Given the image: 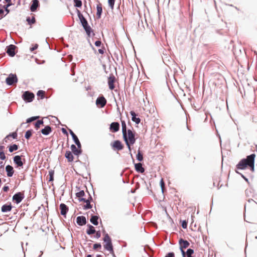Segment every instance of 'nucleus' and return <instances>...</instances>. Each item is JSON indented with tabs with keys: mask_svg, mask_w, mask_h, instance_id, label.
<instances>
[{
	"mask_svg": "<svg viewBox=\"0 0 257 257\" xmlns=\"http://www.w3.org/2000/svg\"><path fill=\"white\" fill-rule=\"evenodd\" d=\"M95 233H96V234L94 236V237L95 238H99V237H100V236H101V233H100V231H96Z\"/></svg>",
	"mask_w": 257,
	"mask_h": 257,
	"instance_id": "obj_54",
	"label": "nucleus"
},
{
	"mask_svg": "<svg viewBox=\"0 0 257 257\" xmlns=\"http://www.w3.org/2000/svg\"><path fill=\"white\" fill-rule=\"evenodd\" d=\"M43 123H44V121L43 120H38V121H37L34 123V125H35V127L36 130H38L40 127V125L41 124H43Z\"/></svg>",
	"mask_w": 257,
	"mask_h": 257,
	"instance_id": "obj_35",
	"label": "nucleus"
},
{
	"mask_svg": "<svg viewBox=\"0 0 257 257\" xmlns=\"http://www.w3.org/2000/svg\"><path fill=\"white\" fill-rule=\"evenodd\" d=\"M130 114L132 116V121L135 122L137 124H139L141 122V119L139 117H137V114L136 113V112L132 110L131 111Z\"/></svg>",
	"mask_w": 257,
	"mask_h": 257,
	"instance_id": "obj_22",
	"label": "nucleus"
},
{
	"mask_svg": "<svg viewBox=\"0 0 257 257\" xmlns=\"http://www.w3.org/2000/svg\"><path fill=\"white\" fill-rule=\"evenodd\" d=\"M65 157L69 162H72L74 160V156L72 154V153L70 151H67L66 152Z\"/></svg>",
	"mask_w": 257,
	"mask_h": 257,
	"instance_id": "obj_26",
	"label": "nucleus"
},
{
	"mask_svg": "<svg viewBox=\"0 0 257 257\" xmlns=\"http://www.w3.org/2000/svg\"><path fill=\"white\" fill-rule=\"evenodd\" d=\"M5 1L7 4H12V3H11V0H5Z\"/></svg>",
	"mask_w": 257,
	"mask_h": 257,
	"instance_id": "obj_63",
	"label": "nucleus"
},
{
	"mask_svg": "<svg viewBox=\"0 0 257 257\" xmlns=\"http://www.w3.org/2000/svg\"><path fill=\"white\" fill-rule=\"evenodd\" d=\"M194 253V249L192 248L187 249V251L185 252L186 255H192Z\"/></svg>",
	"mask_w": 257,
	"mask_h": 257,
	"instance_id": "obj_46",
	"label": "nucleus"
},
{
	"mask_svg": "<svg viewBox=\"0 0 257 257\" xmlns=\"http://www.w3.org/2000/svg\"><path fill=\"white\" fill-rule=\"evenodd\" d=\"M35 97L34 94L30 91H26L22 95V98L26 102H32Z\"/></svg>",
	"mask_w": 257,
	"mask_h": 257,
	"instance_id": "obj_8",
	"label": "nucleus"
},
{
	"mask_svg": "<svg viewBox=\"0 0 257 257\" xmlns=\"http://www.w3.org/2000/svg\"><path fill=\"white\" fill-rule=\"evenodd\" d=\"M25 196L22 192H19L15 193L13 196V201L16 204L20 203L24 198Z\"/></svg>",
	"mask_w": 257,
	"mask_h": 257,
	"instance_id": "obj_10",
	"label": "nucleus"
},
{
	"mask_svg": "<svg viewBox=\"0 0 257 257\" xmlns=\"http://www.w3.org/2000/svg\"><path fill=\"white\" fill-rule=\"evenodd\" d=\"M165 257H175V254L173 252H169L166 254Z\"/></svg>",
	"mask_w": 257,
	"mask_h": 257,
	"instance_id": "obj_51",
	"label": "nucleus"
},
{
	"mask_svg": "<svg viewBox=\"0 0 257 257\" xmlns=\"http://www.w3.org/2000/svg\"><path fill=\"white\" fill-rule=\"evenodd\" d=\"M241 176L242 178H243L245 180V181H246L247 182H248V179L247 178H246L243 175L241 174Z\"/></svg>",
	"mask_w": 257,
	"mask_h": 257,
	"instance_id": "obj_60",
	"label": "nucleus"
},
{
	"mask_svg": "<svg viewBox=\"0 0 257 257\" xmlns=\"http://www.w3.org/2000/svg\"><path fill=\"white\" fill-rule=\"evenodd\" d=\"M34 133V131L32 129H30L27 130L25 134V138L29 140L32 136L33 133Z\"/></svg>",
	"mask_w": 257,
	"mask_h": 257,
	"instance_id": "obj_29",
	"label": "nucleus"
},
{
	"mask_svg": "<svg viewBox=\"0 0 257 257\" xmlns=\"http://www.w3.org/2000/svg\"><path fill=\"white\" fill-rule=\"evenodd\" d=\"M76 11L78 17L80 20V24L85 30L87 36L88 37L94 36L95 34L94 33L91 27L89 25L87 20L84 18L83 15L81 14V12L79 10L76 9Z\"/></svg>",
	"mask_w": 257,
	"mask_h": 257,
	"instance_id": "obj_2",
	"label": "nucleus"
},
{
	"mask_svg": "<svg viewBox=\"0 0 257 257\" xmlns=\"http://www.w3.org/2000/svg\"><path fill=\"white\" fill-rule=\"evenodd\" d=\"M127 147L128 148V151H129V154H130L132 158L133 159V155L132 154V148H131V146L133 145L134 144H130V143H125Z\"/></svg>",
	"mask_w": 257,
	"mask_h": 257,
	"instance_id": "obj_45",
	"label": "nucleus"
},
{
	"mask_svg": "<svg viewBox=\"0 0 257 257\" xmlns=\"http://www.w3.org/2000/svg\"><path fill=\"white\" fill-rule=\"evenodd\" d=\"M87 229L86 230V233L88 235H91L96 232V230L93 226L88 224L87 225Z\"/></svg>",
	"mask_w": 257,
	"mask_h": 257,
	"instance_id": "obj_24",
	"label": "nucleus"
},
{
	"mask_svg": "<svg viewBox=\"0 0 257 257\" xmlns=\"http://www.w3.org/2000/svg\"><path fill=\"white\" fill-rule=\"evenodd\" d=\"M18 137V134L16 132L10 133L6 136V139H9L10 137H12L13 139H16Z\"/></svg>",
	"mask_w": 257,
	"mask_h": 257,
	"instance_id": "obj_34",
	"label": "nucleus"
},
{
	"mask_svg": "<svg viewBox=\"0 0 257 257\" xmlns=\"http://www.w3.org/2000/svg\"><path fill=\"white\" fill-rule=\"evenodd\" d=\"M13 206L11 202L3 205L1 207V211L3 213H7L11 211Z\"/></svg>",
	"mask_w": 257,
	"mask_h": 257,
	"instance_id": "obj_19",
	"label": "nucleus"
},
{
	"mask_svg": "<svg viewBox=\"0 0 257 257\" xmlns=\"http://www.w3.org/2000/svg\"><path fill=\"white\" fill-rule=\"evenodd\" d=\"M104 236L103 238V240L105 243L103 246L105 249L109 251L110 253H112L113 250V246L112 245V239L108 233L104 231Z\"/></svg>",
	"mask_w": 257,
	"mask_h": 257,
	"instance_id": "obj_4",
	"label": "nucleus"
},
{
	"mask_svg": "<svg viewBox=\"0 0 257 257\" xmlns=\"http://www.w3.org/2000/svg\"><path fill=\"white\" fill-rule=\"evenodd\" d=\"M188 222L186 220L181 221V226L183 228L185 229L187 227Z\"/></svg>",
	"mask_w": 257,
	"mask_h": 257,
	"instance_id": "obj_48",
	"label": "nucleus"
},
{
	"mask_svg": "<svg viewBox=\"0 0 257 257\" xmlns=\"http://www.w3.org/2000/svg\"><path fill=\"white\" fill-rule=\"evenodd\" d=\"M104 48L99 49L98 51L100 54H103L104 53Z\"/></svg>",
	"mask_w": 257,
	"mask_h": 257,
	"instance_id": "obj_57",
	"label": "nucleus"
},
{
	"mask_svg": "<svg viewBox=\"0 0 257 257\" xmlns=\"http://www.w3.org/2000/svg\"><path fill=\"white\" fill-rule=\"evenodd\" d=\"M17 47L14 45L11 44L6 47V52L10 57H14L16 55L15 49Z\"/></svg>",
	"mask_w": 257,
	"mask_h": 257,
	"instance_id": "obj_11",
	"label": "nucleus"
},
{
	"mask_svg": "<svg viewBox=\"0 0 257 257\" xmlns=\"http://www.w3.org/2000/svg\"><path fill=\"white\" fill-rule=\"evenodd\" d=\"M121 127H122V134L127 132V130L126 127V124L125 121L123 120H121Z\"/></svg>",
	"mask_w": 257,
	"mask_h": 257,
	"instance_id": "obj_33",
	"label": "nucleus"
},
{
	"mask_svg": "<svg viewBox=\"0 0 257 257\" xmlns=\"http://www.w3.org/2000/svg\"><path fill=\"white\" fill-rule=\"evenodd\" d=\"M18 77L16 74L11 73L6 79V82L8 85L11 86L17 83Z\"/></svg>",
	"mask_w": 257,
	"mask_h": 257,
	"instance_id": "obj_7",
	"label": "nucleus"
},
{
	"mask_svg": "<svg viewBox=\"0 0 257 257\" xmlns=\"http://www.w3.org/2000/svg\"><path fill=\"white\" fill-rule=\"evenodd\" d=\"M26 21L29 25H32L36 23V19L34 17H32L31 18L28 17L26 18Z\"/></svg>",
	"mask_w": 257,
	"mask_h": 257,
	"instance_id": "obj_31",
	"label": "nucleus"
},
{
	"mask_svg": "<svg viewBox=\"0 0 257 257\" xmlns=\"http://www.w3.org/2000/svg\"><path fill=\"white\" fill-rule=\"evenodd\" d=\"M61 130L64 135H65L67 136H68V132L66 128H65L64 127H62V128H61Z\"/></svg>",
	"mask_w": 257,
	"mask_h": 257,
	"instance_id": "obj_53",
	"label": "nucleus"
},
{
	"mask_svg": "<svg viewBox=\"0 0 257 257\" xmlns=\"http://www.w3.org/2000/svg\"><path fill=\"white\" fill-rule=\"evenodd\" d=\"M9 190V187L7 185H5L3 188V190L4 192H8Z\"/></svg>",
	"mask_w": 257,
	"mask_h": 257,
	"instance_id": "obj_55",
	"label": "nucleus"
},
{
	"mask_svg": "<svg viewBox=\"0 0 257 257\" xmlns=\"http://www.w3.org/2000/svg\"><path fill=\"white\" fill-rule=\"evenodd\" d=\"M38 44H35L33 47L30 48V50L31 51H33L37 49L38 48Z\"/></svg>",
	"mask_w": 257,
	"mask_h": 257,
	"instance_id": "obj_56",
	"label": "nucleus"
},
{
	"mask_svg": "<svg viewBox=\"0 0 257 257\" xmlns=\"http://www.w3.org/2000/svg\"><path fill=\"white\" fill-rule=\"evenodd\" d=\"M18 147H19L18 145L16 144H13L12 145H10L9 147V151L10 153H12L14 151L18 150Z\"/></svg>",
	"mask_w": 257,
	"mask_h": 257,
	"instance_id": "obj_30",
	"label": "nucleus"
},
{
	"mask_svg": "<svg viewBox=\"0 0 257 257\" xmlns=\"http://www.w3.org/2000/svg\"><path fill=\"white\" fill-rule=\"evenodd\" d=\"M86 204L83 206V209L88 210L92 208V205L88 202H85Z\"/></svg>",
	"mask_w": 257,
	"mask_h": 257,
	"instance_id": "obj_42",
	"label": "nucleus"
},
{
	"mask_svg": "<svg viewBox=\"0 0 257 257\" xmlns=\"http://www.w3.org/2000/svg\"><path fill=\"white\" fill-rule=\"evenodd\" d=\"M106 102V99L102 95L99 96L96 100V104L100 108L104 107Z\"/></svg>",
	"mask_w": 257,
	"mask_h": 257,
	"instance_id": "obj_9",
	"label": "nucleus"
},
{
	"mask_svg": "<svg viewBox=\"0 0 257 257\" xmlns=\"http://www.w3.org/2000/svg\"><path fill=\"white\" fill-rule=\"evenodd\" d=\"M71 149L73 154L75 156H79L82 153V150L81 149V146L80 147L76 146V145L72 144L71 146Z\"/></svg>",
	"mask_w": 257,
	"mask_h": 257,
	"instance_id": "obj_14",
	"label": "nucleus"
},
{
	"mask_svg": "<svg viewBox=\"0 0 257 257\" xmlns=\"http://www.w3.org/2000/svg\"><path fill=\"white\" fill-rule=\"evenodd\" d=\"M72 140H73L74 143L75 145L78 147H80V146H81V144L80 143V142L79 141L78 137L77 136H75V137L72 138Z\"/></svg>",
	"mask_w": 257,
	"mask_h": 257,
	"instance_id": "obj_37",
	"label": "nucleus"
},
{
	"mask_svg": "<svg viewBox=\"0 0 257 257\" xmlns=\"http://www.w3.org/2000/svg\"><path fill=\"white\" fill-rule=\"evenodd\" d=\"M23 156L16 155L13 157V161L16 165L15 168H23L24 164L26 162L25 159L22 160Z\"/></svg>",
	"mask_w": 257,
	"mask_h": 257,
	"instance_id": "obj_6",
	"label": "nucleus"
},
{
	"mask_svg": "<svg viewBox=\"0 0 257 257\" xmlns=\"http://www.w3.org/2000/svg\"><path fill=\"white\" fill-rule=\"evenodd\" d=\"M39 117V116H34L30 117L27 119L26 120V123H31L33 121L36 120Z\"/></svg>",
	"mask_w": 257,
	"mask_h": 257,
	"instance_id": "obj_40",
	"label": "nucleus"
},
{
	"mask_svg": "<svg viewBox=\"0 0 257 257\" xmlns=\"http://www.w3.org/2000/svg\"><path fill=\"white\" fill-rule=\"evenodd\" d=\"M101 248V244L100 243H94L93 245V249L94 250L100 249Z\"/></svg>",
	"mask_w": 257,
	"mask_h": 257,
	"instance_id": "obj_44",
	"label": "nucleus"
},
{
	"mask_svg": "<svg viewBox=\"0 0 257 257\" xmlns=\"http://www.w3.org/2000/svg\"><path fill=\"white\" fill-rule=\"evenodd\" d=\"M4 163L3 162H0V168H4Z\"/></svg>",
	"mask_w": 257,
	"mask_h": 257,
	"instance_id": "obj_59",
	"label": "nucleus"
},
{
	"mask_svg": "<svg viewBox=\"0 0 257 257\" xmlns=\"http://www.w3.org/2000/svg\"><path fill=\"white\" fill-rule=\"evenodd\" d=\"M5 148V146H0V152L1 151H4V149Z\"/></svg>",
	"mask_w": 257,
	"mask_h": 257,
	"instance_id": "obj_61",
	"label": "nucleus"
},
{
	"mask_svg": "<svg viewBox=\"0 0 257 257\" xmlns=\"http://www.w3.org/2000/svg\"><path fill=\"white\" fill-rule=\"evenodd\" d=\"M111 147L115 150H122L124 147L123 144L119 140H115L112 144H111Z\"/></svg>",
	"mask_w": 257,
	"mask_h": 257,
	"instance_id": "obj_13",
	"label": "nucleus"
},
{
	"mask_svg": "<svg viewBox=\"0 0 257 257\" xmlns=\"http://www.w3.org/2000/svg\"><path fill=\"white\" fill-rule=\"evenodd\" d=\"M12 4H7L6 5L4 6V8L6 12H7V13L8 14L10 12V10H9L8 8L10 7Z\"/></svg>",
	"mask_w": 257,
	"mask_h": 257,
	"instance_id": "obj_49",
	"label": "nucleus"
},
{
	"mask_svg": "<svg viewBox=\"0 0 257 257\" xmlns=\"http://www.w3.org/2000/svg\"><path fill=\"white\" fill-rule=\"evenodd\" d=\"M135 168L137 172L140 173H143L145 171V169L143 167L142 164L141 163H135Z\"/></svg>",
	"mask_w": 257,
	"mask_h": 257,
	"instance_id": "obj_21",
	"label": "nucleus"
},
{
	"mask_svg": "<svg viewBox=\"0 0 257 257\" xmlns=\"http://www.w3.org/2000/svg\"><path fill=\"white\" fill-rule=\"evenodd\" d=\"M75 195L76 197L78 198L79 202H82V201L80 200L81 199H84V198H83V196H85V194L83 190H80L79 192H77L75 194Z\"/></svg>",
	"mask_w": 257,
	"mask_h": 257,
	"instance_id": "obj_28",
	"label": "nucleus"
},
{
	"mask_svg": "<svg viewBox=\"0 0 257 257\" xmlns=\"http://www.w3.org/2000/svg\"><path fill=\"white\" fill-rule=\"evenodd\" d=\"M49 182H53L54 181V171L50 170L49 171Z\"/></svg>",
	"mask_w": 257,
	"mask_h": 257,
	"instance_id": "obj_38",
	"label": "nucleus"
},
{
	"mask_svg": "<svg viewBox=\"0 0 257 257\" xmlns=\"http://www.w3.org/2000/svg\"><path fill=\"white\" fill-rule=\"evenodd\" d=\"M115 76L112 74H110L108 78V85L109 89L110 90H113L115 88V86L114 84V83L115 81Z\"/></svg>",
	"mask_w": 257,
	"mask_h": 257,
	"instance_id": "obj_12",
	"label": "nucleus"
},
{
	"mask_svg": "<svg viewBox=\"0 0 257 257\" xmlns=\"http://www.w3.org/2000/svg\"><path fill=\"white\" fill-rule=\"evenodd\" d=\"M255 157V154H251L247 156L238 162L236 165V168L238 170H244L248 166L252 172L254 171Z\"/></svg>",
	"mask_w": 257,
	"mask_h": 257,
	"instance_id": "obj_1",
	"label": "nucleus"
},
{
	"mask_svg": "<svg viewBox=\"0 0 257 257\" xmlns=\"http://www.w3.org/2000/svg\"><path fill=\"white\" fill-rule=\"evenodd\" d=\"M69 130V133L70 134V135L72 137V138L74 137H75V136H76L74 133L71 130V129H68Z\"/></svg>",
	"mask_w": 257,
	"mask_h": 257,
	"instance_id": "obj_58",
	"label": "nucleus"
},
{
	"mask_svg": "<svg viewBox=\"0 0 257 257\" xmlns=\"http://www.w3.org/2000/svg\"><path fill=\"white\" fill-rule=\"evenodd\" d=\"M96 47H100L101 44H102V43H101V41L100 40H97V41H96L95 42V43H94Z\"/></svg>",
	"mask_w": 257,
	"mask_h": 257,
	"instance_id": "obj_52",
	"label": "nucleus"
},
{
	"mask_svg": "<svg viewBox=\"0 0 257 257\" xmlns=\"http://www.w3.org/2000/svg\"><path fill=\"white\" fill-rule=\"evenodd\" d=\"M45 92L44 90H38L37 93V95L38 97H40L41 99H43L44 98V94Z\"/></svg>",
	"mask_w": 257,
	"mask_h": 257,
	"instance_id": "obj_39",
	"label": "nucleus"
},
{
	"mask_svg": "<svg viewBox=\"0 0 257 257\" xmlns=\"http://www.w3.org/2000/svg\"><path fill=\"white\" fill-rule=\"evenodd\" d=\"M136 133L131 129H128L127 132L122 134V137L125 143H128L130 144H134L136 141L135 137Z\"/></svg>",
	"mask_w": 257,
	"mask_h": 257,
	"instance_id": "obj_3",
	"label": "nucleus"
},
{
	"mask_svg": "<svg viewBox=\"0 0 257 257\" xmlns=\"http://www.w3.org/2000/svg\"><path fill=\"white\" fill-rule=\"evenodd\" d=\"M4 11L3 9H0V14L3 15V14H4Z\"/></svg>",
	"mask_w": 257,
	"mask_h": 257,
	"instance_id": "obj_62",
	"label": "nucleus"
},
{
	"mask_svg": "<svg viewBox=\"0 0 257 257\" xmlns=\"http://www.w3.org/2000/svg\"><path fill=\"white\" fill-rule=\"evenodd\" d=\"M60 213L64 217H66V214L68 211V207L64 203H61L60 204Z\"/></svg>",
	"mask_w": 257,
	"mask_h": 257,
	"instance_id": "obj_16",
	"label": "nucleus"
},
{
	"mask_svg": "<svg viewBox=\"0 0 257 257\" xmlns=\"http://www.w3.org/2000/svg\"><path fill=\"white\" fill-rule=\"evenodd\" d=\"M137 159L140 161L141 162L143 160L144 157L143 154L141 152L140 150L138 151V153L136 156Z\"/></svg>",
	"mask_w": 257,
	"mask_h": 257,
	"instance_id": "obj_36",
	"label": "nucleus"
},
{
	"mask_svg": "<svg viewBox=\"0 0 257 257\" xmlns=\"http://www.w3.org/2000/svg\"><path fill=\"white\" fill-rule=\"evenodd\" d=\"M0 159L2 160H5L6 159V157L4 151L0 152Z\"/></svg>",
	"mask_w": 257,
	"mask_h": 257,
	"instance_id": "obj_50",
	"label": "nucleus"
},
{
	"mask_svg": "<svg viewBox=\"0 0 257 257\" xmlns=\"http://www.w3.org/2000/svg\"><path fill=\"white\" fill-rule=\"evenodd\" d=\"M100 217L98 215H92L90 219V222L94 225H97L98 224V219Z\"/></svg>",
	"mask_w": 257,
	"mask_h": 257,
	"instance_id": "obj_25",
	"label": "nucleus"
},
{
	"mask_svg": "<svg viewBox=\"0 0 257 257\" xmlns=\"http://www.w3.org/2000/svg\"><path fill=\"white\" fill-rule=\"evenodd\" d=\"M6 171L7 172V176L9 177H12L15 172L13 167L10 165H8L6 166Z\"/></svg>",
	"mask_w": 257,
	"mask_h": 257,
	"instance_id": "obj_20",
	"label": "nucleus"
},
{
	"mask_svg": "<svg viewBox=\"0 0 257 257\" xmlns=\"http://www.w3.org/2000/svg\"><path fill=\"white\" fill-rule=\"evenodd\" d=\"M88 193H89L88 192ZM89 194V197L88 198V199H86L84 198V199H81L80 200L81 201H82V202H88L90 203L91 202H92L93 201V198L91 196V195Z\"/></svg>",
	"mask_w": 257,
	"mask_h": 257,
	"instance_id": "obj_41",
	"label": "nucleus"
},
{
	"mask_svg": "<svg viewBox=\"0 0 257 257\" xmlns=\"http://www.w3.org/2000/svg\"><path fill=\"white\" fill-rule=\"evenodd\" d=\"M76 223L79 226H83L86 224V217L84 216H79L76 218Z\"/></svg>",
	"mask_w": 257,
	"mask_h": 257,
	"instance_id": "obj_18",
	"label": "nucleus"
},
{
	"mask_svg": "<svg viewBox=\"0 0 257 257\" xmlns=\"http://www.w3.org/2000/svg\"><path fill=\"white\" fill-rule=\"evenodd\" d=\"M115 0H108V5L111 9H113Z\"/></svg>",
	"mask_w": 257,
	"mask_h": 257,
	"instance_id": "obj_47",
	"label": "nucleus"
},
{
	"mask_svg": "<svg viewBox=\"0 0 257 257\" xmlns=\"http://www.w3.org/2000/svg\"><path fill=\"white\" fill-rule=\"evenodd\" d=\"M96 17L97 19H100L101 18L102 13V5L100 3H99L96 6Z\"/></svg>",
	"mask_w": 257,
	"mask_h": 257,
	"instance_id": "obj_27",
	"label": "nucleus"
},
{
	"mask_svg": "<svg viewBox=\"0 0 257 257\" xmlns=\"http://www.w3.org/2000/svg\"><path fill=\"white\" fill-rule=\"evenodd\" d=\"M120 125L119 122L115 121L110 124L109 129L113 133H116L119 130Z\"/></svg>",
	"mask_w": 257,
	"mask_h": 257,
	"instance_id": "obj_17",
	"label": "nucleus"
},
{
	"mask_svg": "<svg viewBox=\"0 0 257 257\" xmlns=\"http://www.w3.org/2000/svg\"><path fill=\"white\" fill-rule=\"evenodd\" d=\"M40 6L39 1L38 0H32L30 6V11L32 12H35Z\"/></svg>",
	"mask_w": 257,
	"mask_h": 257,
	"instance_id": "obj_15",
	"label": "nucleus"
},
{
	"mask_svg": "<svg viewBox=\"0 0 257 257\" xmlns=\"http://www.w3.org/2000/svg\"><path fill=\"white\" fill-rule=\"evenodd\" d=\"M160 187L161 188L162 191L163 193H164V190L165 187V183L162 178L160 180Z\"/></svg>",
	"mask_w": 257,
	"mask_h": 257,
	"instance_id": "obj_43",
	"label": "nucleus"
},
{
	"mask_svg": "<svg viewBox=\"0 0 257 257\" xmlns=\"http://www.w3.org/2000/svg\"><path fill=\"white\" fill-rule=\"evenodd\" d=\"M52 132L51 127L49 125H47L45 127L41 130V133L47 136L49 135Z\"/></svg>",
	"mask_w": 257,
	"mask_h": 257,
	"instance_id": "obj_23",
	"label": "nucleus"
},
{
	"mask_svg": "<svg viewBox=\"0 0 257 257\" xmlns=\"http://www.w3.org/2000/svg\"><path fill=\"white\" fill-rule=\"evenodd\" d=\"M179 244L182 257H185V251L184 249L187 248L190 245V243L187 240L181 238L179 240Z\"/></svg>",
	"mask_w": 257,
	"mask_h": 257,
	"instance_id": "obj_5",
	"label": "nucleus"
},
{
	"mask_svg": "<svg viewBox=\"0 0 257 257\" xmlns=\"http://www.w3.org/2000/svg\"><path fill=\"white\" fill-rule=\"evenodd\" d=\"M113 257H116V255L114 254V250L113 251L112 253H110Z\"/></svg>",
	"mask_w": 257,
	"mask_h": 257,
	"instance_id": "obj_64",
	"label": "nucleus"
},
{
	"mask_svg": "<svg viewBox=\"0 0 257 257\" xmlns=\"http://www.w3.org/2000/svg\"><path fill=\"white\" fill-rule=\"evenodd\" d=\"M74 6L76 8H80L82 7V3L81 0H73Z\"/></svg>",
	"mask_w": 257,
	"mask_h": 257,
	"instance_id": "obj_32",
	"label": "nucleus"
}]
</instances>
